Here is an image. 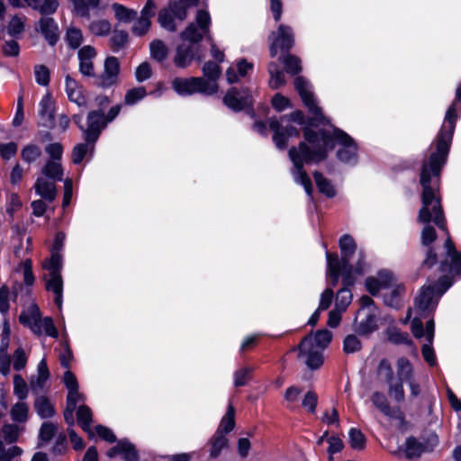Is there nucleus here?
<instances>
[{
  "label": "nucleus",
  "instance_id": "f257e3e1",
  "mask_svg": "<svg viewBox=\"0 0 461 461\" xmlns=\"http://www.w3.org/2000/svg\"><path fill=\"white\" fill-rule=\"evenodd\" d=\"M294 87L311 113V118L308 125L304 128L306 142H301L298 148H292L289 150V157L294 165L292 174L294 181L303 185L306 194L311 196L312 193V182L303 170V165L318 163L326 158L327 153L334 147L336 138L333 135V131L335 129L332 126L318 131L311 129V127H317L326 119L315 101L310 82L303 77H297L294 79Z\"/></svg>",
  "mask_w": 461,
  "mask_h": 461
},
{
  "label": "nucleus",
  "instance_id": "f03ea898",
  "mask_svg": "<svg viewBox=\"0 0 461 461\" xmlns=\"http://www.w3.org/2000/svg\"><path fill=\"white\" fill-rule=\"evenodd\" d=\"M445 163L438 160L431 162L430 158H427L422 164L420 174V184L422 187V205L419 211L417 220L420 223L433 221L439 229L447 232L438 195L439 175ZM447 234V238L445 241L447 258L441 264L442 271L448 268L451 272L461 273V254L455 249L448 233Z\"/></svg>",
  "mask_w": 461,
  "mask_h": 461
},
{
  "label": "nucleus",
  "instance_id": "7ed1b4c3",
  "mask_svg": "<svg viewBox=\"0 0 461 461\" xmlns=\"http://www.w3.org/2000/svg\"><path fill=\"white\" fill-rule=\"evenodd\" d=\"M341 251V261H339L337 255L327 253L328 275L335 285L339 277L342 276L346 285L354 283L357 276L362 275L366 267L365 257L361 250L357 251L354 240L349 235H344L339 240Z\"/></svg>",
  "mask_w": 461,
  "mask_h": 461
},
{
  "label": "nucleus",
  "instance_id": "20e7f679",
  "mask_svg": "<svg viewBox=\"0 0 461 461\" xmlns=\"http://www.w3.org/2000/svg\"><path fill=\"white\" fill-rule=\"evenodd\" d=\"M332 339L328 330H318L305 337L300 344V357L311 369H317L323 364L322 351Z\"/></svg>",
  "mask_w": 461,
  "mask_h": 461
},
{
  "label": "nucleus",
  "instance_id": "39448f33",
  "mask_svg": "<svg viewBox=\"0 0 461 461\" xmlns=\"http://www.w3.org/2000/svg\"><path fill=\"white\" fill-rule=\"evenodd\" d=\"M457 117V109L454 103L447 109L444 122L436 138L435 143L432 144L429 149L428 158H430L431 162L436 160L446 162Z\"/></svg>",
  "mask_w": 461,
  "mask_h": 461
},
{
  "label": "nucleus",
  "instance_id": "423d86ee",
  "mask_svg": "<svg viewBox=\"0 0 461 461\" xmlns=\"http://www.w3.org/2000/svg\"><path fill=\"white\" fill-rule=\"evenodd\" d=\"M211 16L207 10L199 9L196 12L194 23H189L180 34V40L196 46L204 37L209 35Z\"/></svg>",
  "mask_w": 461,
  "mask_h": 461
},
{
  "label": "nucleus",
  "instance_id": "0eeeda50",
  "mask_svg": "<svg viewBox=\"0 0 461 461\" xmlns=\"http://www.w3.org/2000/svg\"><path fill=\"white\" fill-rule=\"evenodd\" d=\"M447 276L441 277L433 285H424L415 300V307L421 312L435 309L439 297L450 287Z\"/></svg>",
  "mask_w": 461,
  "mask_h": 461
},
{
  "label": "nucleus",
  "instance_id": "6e6552de",
  "mask_svg": "<svg viewBox=\"0 0 461 461\" xmlns=\"http://www.w3.org/2000/svg\"><path fill=\"white\" fill-rule=\"evenodd\" d=\"M172 87L182 96L195 93L212 95L217 92V86L214 82L204 80L202 77H176L172 80Z\"/></svg>",
  "mask_w": 461,
  "mask_h": 461
},
{
  "label": "nucleus",
  "instance_id": "1a4fd4ad",
  "mask_svg": "<svg viewBox=\"0 0 461 461\" xmlns=\"http://www.w3.org/2000/svg\"><path fill=\"white\" fill-rule=\"evenodd\" d=\"M292 121L294 122L298 123L299 125H304V117L302 112L296 111L294 113H292L289 116V119L287 117H284L281 119V122L271 119L269 122V126L272 131H274V141L277 148L283 149L286 145V140L289 137L297 136L298 131L290 126V127H283V124L285 122H288V121Z\"/></svg>",
  "mask_w": 461,
  "mask_h": 461
},
{
  "label": "nucleus",
  "instance_id": "9d476101",
  "mask_svg": "<svg viewBox=\"0 0 461 461\" xmlns=\"http://www.w3.org/2000/svg\"><path fill=\"white\" fill-rule=\"evenodd\" d=\"M411 331L416 338L425 337L428 344H424L422 347V356L424 359L430 365L434 366L436 364V357L433 348H431V343L434 337V321L433 320H429L426 324L425 330L422 327V322L419 319H413L411 321Z\"/></svg>",
  "mask_w": 461,
  "mask_h": 461
},
{
  "label": "nucleus",
  "instance_id": "9b49d317",
  "mask_svg": "<svg viewBox=\"0 0 461 461\" xmlns=\"http://www.w3.org/2000/svg\"><path fill=\"white\" fill-rule=\"evenodd\" d=\"M82 116L77 114L74 116L75 122L79 126V128L83 131L85 140L87 142H95L102 129L105 127L106 121L104 119V114L103 112L92 111L87 115V127L84 129L81 125Z\"/></svg>",
  "mask_w": 461,
  "mask_h": 461
},
{
  "label": "nucleus",
  "instance_id": "f8f14e48",
  "mask_svg": "<svg viewBox=\"0 0 461 461\" xmlns=\"http://www.w3.org/2000/svg\"><path fill=\"white\" fill-rule=\"evenodd\" d=\"M333 135L339 145L337 151L338 158L345 163L354 162L357 159V147L354 140L341 130H334Z\"/></svg>",
  "mask_w": 461,
  "mask_h": 461
},
{
  "label": "nucleus",
  "instance_id": "ddd939ff",
  "mask_svg": "<svg viewBox=\"0 0 461 461\" xmlns=\"http://www.w3.org/2000/svg\"><path fill=\"white\" fill-rule=\"evenodd\" d=\"M271 39L270 54L272 57L276 56L278 50H287L294 44L292 30L285 25H280L277 32L272 33Z\"/></svg>",
  "mask_w": 461,
  "mask_h": 461
},
{
  "label": "nucleus",
  "instance_id": "4468645a",
  "mask_svg": "<svg viewBox=\"0 0 461 461\" xmlns=\"http://www.w3.org/2000/svg\"><path fill=\"white\" fill-rule=\"evenodd\" d=\"M104 72L97 78V85L102 87H111L119 81L120 63L117 58L108 57L104 65Z\"/></svg>",
  "mask_w": 461,
  "mask_h": 461
},
{
  "label": "nucleus",
  "instance_id": "2eb2a0df",
  "mask_svg": "<svg viewBox=\"0 0 461 461\" xmlns=\"http://www.w3.org/2000/svg\"><path fill=\"white\" fill-rule=\"evenodd\" d=\"M223 103L231 110L240 111L251 104L252 98L247 89L239 91L236 88H231L225 95Z\"/></svg>",
  "mask_w": 461,
  "mask_h": 461
},
{
  "label": "nucleus",
  "instance_id": "dca6fc26",
  "mask_svg": "<svg viewBox=\"0 0 461 461\" xmlns=\"http://www.w3.org/2000/svg\"><path fill=\"white\" fill-rule=\"evenodd\" d=\"M198 47L191 45L187 42L182 41L176 45L173 57V62L176 67L185 68L190 66L194 59Z\"/></svg>",
  "mask_w": 461,
  "mask_h": 461
},
{
  "label": "nucleus",
  "instance_id": "f3484780",
  "mask_svg": "<svg viewBox=\"0 0 461 461\" xmlns=\"http://www.w3.org/2000/svg\"><path fill=\"white\" fill-rule=\"evenodd\" d=\"M376 329V318L373 311L359 310L356 317L355 330L359 335L366 336Z\"/></svg>",
  "mask_w": 461,
  "mask_h": 461
},
{
  "label": "nucleus",
  "instance_id": "a211bd4d",
  "mask_svg": "<svg viewBox=\"0 0 461 461\" xmlns=\"http://www.w3.org/2000/svg\"><path fill=\"white\" fill-rule=\"evenodd\" d=\"M41 313L38 305L34 303H30L22 311L19 321L20 322L29 328L32 332H40V329L37 326V321L40 320Z\"/></svg>",
  "mask_w": 461,
  "mask_h": 461
},
{
  "label": "nucleus",
  "instance_id": "6ab92c4d",
  "mask_svg": "<svg viewBox=\"0 0 461 461\" xmlns=\"http://www.w3.org/2000/svg\"><path fill=\"white\" fill-rule=\"evenodd\" d=\"M96 56L95 48L86 45L78 51L79 70L82 75L86 77H93L95 75V68L93 59Z\"/></svg>",
  "mask_w": 461,
  "mask_h": 461
},
{
  "label": "nucleus",
  "instance_id": "aec40b11",
  "mask_svg": "<svg viewBox=\"0 0 461 461\" xmlns=\"http://www.w3.org/2000/svg\"><path fill=\"white\" fill-rule=\"evenodd\" d=\"M393 280L389 271H381L376 276H370L366 280V287L372 294H376L380 290L388 288Z\"/></svg>",
  "mask_w": 461,
  "mask_h": 461
},
{
  "label": "nucleus",
  "instance_id": "412c9836",
  "mask_svg": "<svg viewBox=\"0 0 461 461\" xmlns=\"http://www.w3.org/2000/svg\"><path fill=\"white\" fill-rule=\"evenodd\" d=\"M65 91L70 102L77 104L79 107L86 106V101L82 86L70 76L65 78Z\"/></svg>",
  "mask_w": 461,
  "mask_h": 461
},
{
  "label": "nucleus",
  "instance_id": "4be33fe9",
  "mask_svg": "<svg viewBox=\"0 0 461 461\" xmlns=\"http://www.w3.org/2000/svg\"><path fill=\"white\" fill-rule=\"evenodd\" d=\"M39 29L50 45L56 43L59 38V28L52 18H41L39 22Z\"/></svg>",
  "mask_w": 461,
  "mask_h": 461
},
{
  "label": "nucleus",
  "instance_id": "5701e85b",
  "mask_svg": "<svg viewBox=\"0 0 461 461\" xmlns=\"http://www.w3.org/2000/svg\"><path fill=\"white\" fill-rule=\"evenodd\" d=\"M34 189L37 194L47 201L51 202L56 197L55 184L52 181L44 178L43 176L37 178L34 184Z\"/></svg>",
  "mask_w": 461,
  "mask_h": 461
},
{
  "label": "nucleus",
  "instance_id": "b1692460",
  "mask_svg": "<svg viewBox=\"0 0 461 461\" xmlns=\"http://www.w3.org/2000/svg\"><path fill=\"white\" fill-rule=\"evenodd\" d=\"M50 378V372L47 366L45 358H42L37 367V375H33L30 379V385L32 390L36 391L41 389L44 384Z\"/></svg>",
  "mask_w": 461,
  "mask_h": 461
},
{
  "label": "nucleus",
  "instance_id": "393cba45",
  "mask_svg": "<svg viewBox=\"0 0 461 461\" xmlns=\"http://www.w3.org/2000/svg\"><path fill=\"white\" fill-rule=\"evenodd\" d=\"M85 398L83 394L79 393L78 389L68 391L67 408L64 412V417L68 424H74L73 412L77 408L78 402H84Z\"/></svg>",
  "mask_w": 461,
  "mask_h": 461
},
{
  "label": "nucleus",
  "instance_id": "a878e982",
  "mask_svg": "<svg viewBox=\"0 0 461 461\" xmlns=\"http://www.w3.org/2000/svg\"><path fill=\"white\" fill-rule=\"evenodd\" d=\"M46 287L55 294V303L60 308L62 303L63 283L59 273L49 274Z\"/></svg>",
  "mask_w": 461,
  "mask_h": 461
},
{
  "label": "nucleus",
  "instance_id": "bb28decb",
  "mask_svg": "<svg viewBox=\"0 0 461 461\" xmlns=\"http://www.w3.org/2000/svg\"><path fill=\"white\" fill-rule=\"evenodd\" d=\"M199 0H179L178 2L171 3L167 8L173 13L177 21L182 22L186 18L187 9L198 4Z\"/></svg>",
  "mask_w": 461,
  "mask_h": 461
},
{
  "label": "nucleus",
  "instance_id": "cd10ccee",
  "mask_svg": "<svg viewBox=\"0 0 461 461\" xmlns=\"http://www.w3.org/2000/svg\"><path fill=\"white\" fill-rule=\"evenodd\" d=\"M371 402L379 409L384 415L392 418H400V413L396 410H393L385 397L382 393L375 392L371 396Z\"/></svg>",
  "mask_w": 461,
  "mask_h": 461
},
{
  "label": "nucleus",
  "instance_id": "c85d7f7f",
  "mask_svg": "<svg viewBox=\"0 0 461 461\" xmlns=\"http://www.w3.org/2000/svg\"><path fill=\"white\" fill-rule=\"evenodd\" d=\"M397 380L408 382L414 378V369L412 364L406 357H400L396 362Z\"/></svg>",
  "mask_w": 461,
  "mask_h": 461
},
{
  "label": "nucleus",
  "instance_id": "c756f323",
  "mask_svg": "<svg viewBox=\"0 0 461 461\" xmlns=\"http://www.w3.org/2000/svg\"><path fill=\"white\" fill-rule=\"evenodd\" d=\"M107 455L110 457H113L117 455H123L124 459L127 461H133L136 458V453L132 445L126 441H120L115 447L108 451Z\"/></svg>",
  "mask_w": 461,
  "mask_h": 461
},
{
  "label": "nucleus",
  "instance_id": "7c9ffc66",
  "mask_svg": "<svg viewBox=\"0 0 461 461\" xmlns=\"http://www.w3.org/2000/svg\"><path fill=\"white\" fill-rule=\"evenodd\" d=\"M41 174L53 180L61 181L63 169L59 160H48L41 168Z\"/></svg>",
  "mask_w": 461,
  "mask_h": 461
},
{
  "label": "nucleus",
  "instance_id": "2f4dec72",
  "mask_svg": "<svg viewBox=\"0 0 461 461\" xmlns=\"http://www.w3.org/2000/svg\"><path fill=\"white\" fill-rule=\"evenodd\" d=\"M77 416L79 425L88 433L89 437H92L94 433L91 429L92 411L90 408L86 405H80L77 409Z\"/></svg>",
  "mask_w": 461,
  "mask_h": 461
},
{
  "label": "nucleus",
  "instance_id": "473e14b6",
  "mask_svg": "<svg viewBox=\"0 0 461 461\" xmlns=\"http://www.w3.org/2000/svg\"><path fill=\"white\" fill-rule=\"evenodd\" d=\"M114 16L120 23H128L134 20L137 16V12L133 9H129L121 4H113L112 5Z\"/></svg>",
  "mask_w": 461,
  "mask_h": 461
},
{
  "label": "nucleus",
  "instance_id": "72a5a7b5",
  "mask_svg": "<svg viewBox=\"0 0 461 461\" xmlns=\"http://www.w3.org/2000/svg\"><path fill=\"white\" fill-rule=\"evenodd\" d=\"M39 113L47 122H51L54 113V101L50 93H46L39 104Z\"/></svg>",
  "mask_w": 461,
  "mask_h": 461
},
{
  "label": "nucleus",
  "instance_id": "f704fd0d",
  "mask_svg": "<svg viewBox=\"0 0 461 461\" xmlns=\"http://www.w3.org/2000/svg\"><path fill=\"white\" fill-rule=\"evenodd\" d=\"M42 155L41 148L36 144L29 143L21 150V157L27 164L36 162Z\"/></svg>",
  "mask_w": 461,
  "mask_h": 461
},
{
  "label": "nucleus",
  "instance_id": "c9c22d12",
  "mask_svg": "<svg viewBox=\"0 0 461 461\" xmlns=\"http://www.w3.org/2000/svg\"><path fill=\"white\" fill-rule=\"evenodd\" d=\"M210 456L212 458H216L220 456L222 449L228 446V439L221 432H215L210 440Z\"/></svg>",
  "mask_w": 461,
  "mask_h": 461
},
{
  "label": "nucleus",
  "instance_id": "e433bc0d",
  "mask_svg": "<svg viewBox=\"0 0 461 461\" xmlns=\"http://www.w3.org/2000/svg\"><path fill=\"white\" fill-rule=\"evenodd\" d=\"M34 408L41 418H50L54 415L55 410L51 402L44 396H39L35 400Z\"/></svg>",
  "mask_w": 461,
  "mask_h": 461
},
{
  "label": "nucleus",
  "instance_id": "4c0bfd02",
  "mask_svg": "<svg viewBox=\"0 0 461 461\" xmlns=\"http://www.w3.org/2000/svg\"><path fill=\"white\" fill-rule=\"evenodd\" d=\"M9 346V337H2L0 345V372L4 375H7L10 372L11 360L7 354Z\"/></svg>",
  "mask_w": 461,
  "mask_h": 461
},
{
  "label": "nucleus",
  "instance_id": "58836bf2",
  "mask_svg": "<svg viewBox=\"0 0 461 461\" xmlns=\"http://www.w3.org/2000/svg\"><path fill=\"white\" fill-rule=\"evenodd\" d=\"M235 410L231 404H229L225 415L222 417L216 432L225 435L231 431L235 426Z\"/></svg>",
  "mask_w": 461,
  "mask_h": 461
},
{
  "label": "nucleus",
  "instance_id": "ea45409f",
  "mask_svg": "<svg viewBox=\"0 0 461 461\" xmlns=\"http://www.w3.org/2000/svg\"><path fill=\"white\" fill-rule=\"evenodd\" d=\"M37 326L40 329V332H33L34 334L41 336L45 334L51 338H58L59 332L57 328L54 326L53 321L50 317L42 318L40 317V320L37 321Z\"/></svg>",
  "mask_w": 461,
  "mask_h": 461
},
{
  "label": "nucleus",
  "instance_id": "a19ab883",
  "mask_svg": "<svg viewBox=\"0 0 461 461\" xmlns=\"http://www.w3.org/2000/svg\"><path fill=\"white\" fill-rule=\"evenodd\" d=\"M151 57L158 60L163 61L168 57L169 50L167 44L161 40H154L149 44Z\"/></svg>",
  "mask_w": 461,
  "mask_h": 461
},
{
  "label": "nucleus",
  "instance_id": "79ce46f5",
  "mask_svg": "<svg viewBox=\"0 0 461 461\" xmlns=\"http://www.w3.org/2000/svg\"><path fill=\"white\" fill-rule=\"evenodd\" d=\"M112 25L105 19H97L90 23L88 26L89 32L95 36H106L110 33Z\"/></svg>",
  "mask_w": 461,
  "mask_h": 461
},
{
  "label": "nucleus",
  "instance_id": "37998d69",
  "mask_svg": "<svg viewBox=\"0 0 461 461\" xmlns=\"http://www.w3.org/2000/svg\"><path fill=\"white\" fill-rule=\"evenodd\" d=\"M176 20L173 13L167 9H163L158 14L160 26L168 32H175L177 29Z\"/></svg>",
  "mask_w": 461,
  "mask_h": 461
},
{
  "label": "nucleus",
  "instance_id": "c03bdc74",
  "mask_svg": "<svg viewBox=\"0 0 461 461\" xmlns=\"http://www.w3.org/2000/svg\"><path fill=\"white\" fill-rule=\"evenodd\" d=\"M366 437L360 429L351 428L348 430V443L351 448L355 450H363L366 447Z\"/></svg>",
  "mask_w": 461,
  "mask_h": 461
},
{
  "label": "nucleus",
  "instance_id": "a18cd8bd",
  "mask_svg": "<svg viewBox=\"0 0 461 461\" xmlns=\"http://www.w3.org/2000/svg\"><path fill=\"white\" fill-rule=\"evenodd\" d=\"M29 406L23 401H20L19 402L15 403L10 411V414L13 420L21 423L25 422L27 420Z\"/></svg>",
  "mask_w": 461,
  "mask_h": 461
},
{
  "label": "nucleus",
  "instance_id": "49530a36",
  "mask_svg": "<svg viewBox=\"0 0 461 461\" xmlns=\"http://www.w3.org/2000/svg\"><path fill=\"white\" fill-rule=\"evenodd\" d=\"M268 72L270 75L269 86L271 88L276 89L285 84L284 73L278 69L277 65L270 63Z\"/></svg>",
  "mask_w": 461,
  "mask_h": 461
},
{
  "label": "nucleus",
  "instance_id": "de8ad7c7",
  "mask_svg": "<svg viewBox=\"0 0 461 461\" xmlns=\"http://www.w3.org/2000/svg\"><path fill=\"white\" fill-rule=\"evenodd\" d=\"M388 384V394L391 398L398 402L404 400V390L402 382L394 378L393 380L387 383Z\"/></svg>",
  "mask_w": 461,
  "mask_h": 461
},
{
  "label": "nucleus",
  "instance_id": "09e8293b",
  "mask_svg": "<svg viewBox=\"0 0 461 461\" xmlns=\"http://www.w3.org/2000/svg\"><path fill=\"white\" fill-rule=\"evenodd\" d=\"M351 301V292L347 288H343L339 290L337 294L335 301V309L344 312L348 306L350 304Z\"/></svg>",
  "mask_w": 461,
  "mask_h": 461
},
{
  "label": "nucleus",
  "instance_id": "8fccbe9b",
  "mask_svg": "<svg viewBox=\"0 0 461 461\" xmlns=\"http://www.w3.org/2000/svg\"><path fill=\"white\" fill-rule=\"evenodd\" d=\"M94 142L80 143L74 147L72 150V161L75 164H79L88 152L92 151Z\"/></svg>",
  "mask_w": 461,
  "mask_h": 461
},
{
  "label": "nucleus",
  "instance_id": "3c124183",
  "mask_svg": "<svg viewBox=\"0 0 461 461\" xmlns=\"http://www.w3.org/2000/svg\"><path fill=\"white\" fill-rule=\"evenodd\" d=\"M14 393L20 401L25 400L28 396L27 383L20 375H15L14 377Z\"/></svg>",
  "mask_w": 461,
  "mask_h": 461
},
{
  "label": "nucleus",
  "instance_id": "603ef678",
  "mask_svg": "<svg viewBox=\"0 0 461 461\" xmlns=\"http://www.w3.org/2000/svg\"><path fill=\"white\" fill-rule=\"evenodd\" d=\"M314 180L319 191L329 197H333L336 194L334 187L332 185L323 177L320 173L315 172Z\"/></svg>",
  "mask_w": 461,
  "mask_h": 461
},
{
  "label": "nucleus",
  "instance_id": "864d4df0",
  "mask_svg": "<svg viewBox=\"0 0 461 461\" xmlns=\"http://www.w3.org/2000/svg\"><path fill=\"white\" fill-rule=\"evenodd\" d=\"M146 95L147 92L143 86L134 87L126 92L124 96V103L127 105H133L139 101L142 100Z\"/></svg>",
  "mask_w": 461,
  "mask_h": 461
},
{
  "label": "nucleus",
  "instance_id": "5fc2aeb1",
  "mask_svg": "<svg viewBox=\"0 0 461 461\" xmlns=\"http://www.w3.org/2000/svg\"><path fill=\"white\" fill-rule=\"evenodd\" d=\"M253 368L250 366H243L236 370L233 375L234 385L236 387L243 386L251 378Z\"/></svg>",
  "mask_w": 461,
  "mask_h": 461
},
{
  "label": "nucleus",
  "instance_id": "6e6d98bb",
  "mask_svg": "<svg viewBox=\"0 0 461 461\" xmlns=\"http://www.w3.org/2000/svg\"><path fill=\"white\" fill-rule=\"evenodd\" d=\"M19 428L14 424H5L0 429V436L7 442H15L19 437Z\"/></svg>",
  "mask_w": 461,
  "mask_h": 461
},
{
  "label": "nucleus",
  "instance_id": "4d7b16f0",
  "mask_svg": "<svg viewBox=\"0 0 461 461\" xmlns=\"http://www.w3.org/2000/svg\"><path fill=\"white\" fill-rule=\"evenodd\" d=\"M281 62L285 66V69L290 74H297L301 71V60L292 55H287L284 58L279 59Z\"/></svg>",
  "mask_w": 461,
  "mask_h": 461
},
{
  "label": "nucleus",
  "instance_id": "13d9d810",
  "mask_svg": "<svg viewBox=\"0 0 461 461\" xmlns=\"http://www.w3.org/2000/svg\"><path fill=\"white\" fill-rule=\"evenodd\" d=\"M377 375L381 379L384 380L386 383L395 378L393 376V371L392 369L391 364L386 359H382L379 362L377 367Z\"/></svg>",
  "mask_w": 461,
  "mask_h": 461
},
{
  "label": "nucleus",
  "instance_id": "bf43d9fd",
  "mask_svg": "<svg viewBox=\"0 0 461 461\" xmlns=\"http://www.w3.org/2000/svg\"><path fill=\"white\" fill-rule=\"evenodd\" d=\"M43 267L49 271V274L59 273L61 256L59 252L52 251L51 257L43 263Z\"/></svg>",
  "mask_w": 461,
  "mask_h": 461
},
{
  "label": "nucleus",
  "instance_id": "052dcab7",
  "mask_svg": "<svg viewBox=\"0 0 461 461\" xmlns=\"http://www.w3.org/2000/svg\"><path fill=\"white\" fill-rule=\"evenodd\" d=\"M328 453H329V460L333 461V455L335 453L340 452L344 447V443L342 439L337 435H331L328 438Z\"/></svg>",
  "mask_w": 461,
  "mask_h": 461
},
{
  "label": "nucleus",
  "instance_id": "680f3d73",
  "mask_svg": "<svg viewBox=\"0 0 461 461\" xmlns=\"http://www.w3.org/2000/svg\"><path fill=\"white\" fill-rule=\"evenodd\" d=\"M361 348V341L356 335H348L343 341V350L348 354L355 353Z\"/></svg>",
  "mask_w": 461,
  "mask_h": 461
},
{
  "label": "nucleus",
  "instance_id": "e2e57ef3",
  "mask_svg": "<svg viewBox=\"0 0 461 461\" xmlns=\"http://www.w3.org/2000/svg\"><path fill=\"white\" fill-rule=\"evenodd\" d=\"M34 77L36 82L43 86H46L50 83V70L44 65H36L34 67Z\"/></svg>",
  "mask_w": 461,
  "mask_h": 461
},
{
  "label": "nucleus",
  "instance_id": "0e129e2a",
  "mask_svg": "<svg viewBox=\"0 0 461 461\" xmlns=\"http://www.w3.org/2000/svg\"><path fill=\"white\" fill-rule=\"evenodd\" d=\"M67 41L71 48H78L83 41V34L81 30L75 27L68 28L67 32Z\"/></svg>",
  "mask_w": 461,
  "mask_h": 461
},
{
  "label": "nucleus",
  "instance_id": "69168bd1",
  "mask_svg": "<svg viewBox=\"0 0 461 461\" xmlns=\"http://www.w3.org/2000/svg\"><path fill=\"white\" fill-rule=\"evenodd\" d=\"M28 360L27 354L23 348H18L13 355V366L19 371L26 366Z\"/></svg>",
  "mask_w": 461,
  "mask_h": 461
},
{
  "label": "nucleus",
  "instance_id": "338daca9",
  "mask_svg": "<svg viewBox=\"0 0 461 461\" xmlns=\"http://www.w3.org/2000/svg\"><path fill=\"white\" fill-rule=\"evenodd\" d=\"M271 104H272V107L276 112H283L285 109H288L291 107V101L286 96L277 93L272 97Z\"/></svg>",
  "mask_w": 461,
  "mask_h": 461
},
{
  "label": "nucleus",
  "instance_id": "774afa93",
  "mask_svg": "<svg viewBox=\"0 0 461 461\" xmlns=\"http://www.w3.org/2000/svg\"><path fill=\"white\" fill-rule=\"evenodd\" d=\"M301 390L295 386L288 387L284 394L285 401L288 408L293 409L299 400Z\"/></svg>",
  "mask_w": 461,
  "mask_h": 461
}]
</instances>
